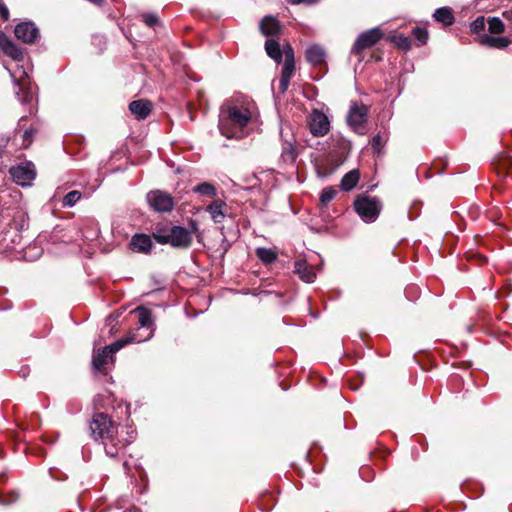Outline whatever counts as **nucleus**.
Listing matches in <instances>:
<instances>
[{"label": "nucleus", "instance_id": "1", "mask_svg": "<svg viewBox=\"0 0 512 512\" xmlns=\"http://www.w3.org/2000/svg\"><path fill=\"white\" fill-rule=\"evenodd\" d=\"M92 436L101 439L105 452L117 457L135 438V431L124 426H115L105 413H97L90 423Z\"/></svg>", "mask_w": 512, "mask_h": 512}, {"label": "nucleus", "instance_id": "2", "mask_svg": "<svg viewBox=\"0 0 512 512\" xmlns=\"http://www.w3.org/2000/svg\"><path fill=\"white\" fill-rule=\"evenodd\" d=\"M251 119L250 104L230 106L227 110L222 109L219 119L220 132L228 139H240L247 134V126Z\"/></svg>", "mask_w": 512, "mask_h": 512}, {"label": "nucleus", "instance_id": "3", "mask_svg": "<svg viewBox=\"0 0 512 512\" xmlns=\"http://www.w3.org/2000/svg\"><path fill=\"white\" fill-rule=\"evenodd\" d=\"M154 238L160 244H170L181 249L189 248L192 243L191 232L181 226H172L168 232L158 230Z\"/></svg>", "mask_w": 512, "mask_h": 512}, {"label": "nucleus", "instance_id": "4", "mask_svg": "<svg viewBox=\"0 0 512 512\" xmlns=\"http://www.w3.org/2000/svg\"><path fill=\"white\" fill-rule=\"evenodd\" d=\"M143 339H138L135 335H129L127 337L118 339L111 345L104 347L99 350L92 359L93 367L96 370H101L103 366L107 363L109 358H112L113 355L118 352L120 349L125 347L130 343H140Z\"/></svg>", "mask_w": 512, "mask_h": 512}, {"label": "nucleus", "instance_id": "5", "mask_svg": "<svg viewBox=\"0 0 512 512\" xmlns=\"http://www.w3.org/2000/svg\"><path fill=\"white\" fill-rule=\"evenodd\" d=\"M354 208L364 222L372 223L378 218L382 205L376 197L360 196L354 201Z\"/></svg>", "mask_w": 512, "mask_h": 512}, {"label": "nucleus", "instance_id": "6", "mask_svg": "<svg viewBox=\"0 0 512 512\" xmlns=\"http://www.w3.org/2000/svg\"><path fill=\"white\" fill-rule=\"evenodd\" d=\"M12 180L19 186L29 187L36 177V169L33 163L24 162L12 166L9 170Z\"/></svg>", "mask_w": 512, "mask_h": 512}, {"label": "nucleus", "instance_id": "7", "mask_svg": "<svg viewBox=\"0 0 512 512\" xmlns=\"http://www.w3.org/2000/svg\"><path fill=\"white\" fill-rule=\"evenodd\" d=\"M369 107L363 103L352 102L347 115L348 125L355 131L360 132L368 118Z\"/></svg>", "mask_w": 512, "mask_h": 512}, {"label": "nucleus", "instance_id": "8", "mask_svg": "<svg viewBox=\"0 0 512 512\" xmlns=\"http://www.w3.org/2000/svg\"><path fill=\"white\" fill-rule=\"evenodd\" d=\"M383 37V33L379 28H372L362 32L352 46L351 53L361 55L362 51L371 48Z\"/></svg>", "mask_w": 512, "mask_h": 512}, {"label": "nucleus", "instance_id": "9", "mask_svg": "<svg viewBox=\"0 0 512 512\" xmlns=\"http://www.w3.org/2000/svg\"><path fill=\"white\" fill-rule=\"evenodd\" d=\"M150 207L157 212H170L174 208L173 197L161 190L150 191L147 194Z\"/></svg>", "mask_w": 512, "mask_h": 512}, {"label": "nucleus", "instance_id": "10", "mask_svg": "<svg viewBox=\"0 0 512 512\" xmlns=\"http://www.w3.org/2000/svg\"><path fill=\"white\" fill-rule=\"evenodd\" d=\"M329 128L328 117L324 113L314 110L309 118V129L313 136L322 137L328 133Z\"/></svg>", "mask_w": 512, "mask_h": 512}, {"label": "nucleus", "instance_id": "11", "mask_svg": "<svg viewBox=\"0 0 512 512\" xmlns=\"http://www.w3.org/2000/svg\"><path fill=\"white\" fill-rule=\"evenodd\" d=\"M14 34L18 40L32 44L39 37V30L32 21H24L16 25Z\"/></svg>", "mask_w": 512, "mask_h": 512}, {"label": "nucleus", "instance_id": "12", "mask_svg": "<svg viewBox=\"0 0 512 512\" xmlns=\"http://www.w3.org/2000/svg\"><path fill=\"white\" fill-rule=\"evenodd\" d=\"M134 312L138 314L139 328H146L148 332L144 336H138L136 333H131L130 335H135L138 339H143L141 342L151 339L154 334V323L152 320L151 311L145 307H138L134 310Z\"/></svg>", "mask_w": 512, "mask_h": 512}, {"label": "nucleus", "instance_id": "13", "mask_svg": "<svg viewBox=\"0 0 512 512\" xmlns=\"http://www.w3.org/2000/svg\"><path fill=\"white\" fill-rule=\"evenodd\" d=\"M153 243L150 236L139 233L132 236L129 247L133 252L148 254L152 249Z\"/></svg>", "mask_w": 512, "mask_h": 512}, {"label": "nucleus", "instance_id": "14", "mask_svg": "<svg viewBox=\"0 0 512 512\" xmlns=\"http://www.w3.org/2000/svg\"><path fill=\"white\" fill-rule=\"evenodd\" d=\"M0 48L5 55L15 61L23 59V52L21 49L12 42L3 32H0Z\"/></svg>", "mask_w": 512, "mask_h": 512}, {"label": "nucleus", "instance_id": "15", "mask_svg": "<svg viewBox=\"0 0 512 512\" xmlns=\"http://www.w3.org/2000/svg\"><path fill=\"white\" fill-rule=\"evenodd\" d=\"M129 110L137 120H144L152 111V103L146 99L135 100L129 104Z\"/></svg>", "mask_w": 512, "mask_h": 512}, {"label": "nucleus", "instance_id": "16", "mask_svg": "<svg viewBox=\"0 0 512 512\" xmlns=\"http://www.w3.org/2000/svg\"><path fill=\"white\" fill-rule=\"evenodd\" d=\"M294 272L306 283H312L316 278L313 266L309 265L306 260H297L294 264Z\"/></svg>", "mask_w": 512, "mask_h": 512}, {"label": "nucleus", "instance_id": "17", "mask_svg": "<svg viewBox=\"0 0 512 512\" xmlns=\"http://www.w3.org/2000/svg\"><path fill=\"white\" fill-rule=\"evenodd\" d=\"M478 41L484 46L498 49L506 48L510 44L507 37L491 36L485 33L478 36Z\"/></svg>", "mask_w": 512, "mask_h": 512}, {"label": "nucleus", "instance_id": "18", "mask_svg": "<svg viewBox=\"0 0 512 512\" xmlns=\"http://www.w3.org/2000/svg\"><path fill=\"white\" fill-rule=\"evenodd\" d=\"M225 208L226 203L220 199H216L207 206L206 210L215 223H221L226 216Z\"/></svg>", "mask_w": 512, "mask_h": 512}, {"label": "nucleus", "instance_id": "19", "mask_svg": "<svg viewBox=\"0 0 512 512\" xmlns=\"http://www.w3.org/2000/svg\"><path fill=\"white\" fill-rule=\"evenodd\" d=\"M260 30L266 36L276 35L280 30V24L272 16H265L260 22Z\"/></svg>", "mask_w": 512, "mask_h": 512}, {"label": "nucleus", "instance_id": "20", "mask_svg": "<svg viewBox=\"0 0 512 512\" xmlns=\"http://www.w3.org/2000/svg\"><path fill=\"white\" fill-rule=\"evenodd\" d=\"M306 59L312 65H319L325 60V51L318 45H312L306 50Z\"/></svg>", "mask_w": 512, "mask_h": 512}, {"label": "nucleus", "instance_id": "21", "mask_svg": "<svg viewBox=\"0 0 512 512\" xmlns=\"http://www.w3.org/2000/svg\"><path fill=\"white\" fill-rule=\"evenodd\" d=\"M359 178H360V173L357 169H353V170L349 171L348 173H346L343 176V178L340 182V188L343 191H350V190L354 189L359 182Z\"/></svg>", "mask_w": 512, "mask_h": 512}, {"label": "nucleus", "instance_id": "22", "mask_svg": "<svg viewBox=\"0 0 512 512\" xmlns=\"http://www.w3.org/2000/svg\"><path fill=\"white\" fill-rule=\"evenodd\" d=\"M265 50L269 57H271L276 63L282 61V50L280 44L274 39H267L265 42Z\"/></svg>", "mask_w": 512, "mask_h": 512}, {"label": "nucleus", "instance_id": "23", "mask_svg": "<svg viewBox=\"0 0 512 512\" xmlns=\"http://www.w3.org/2000/svg\"><path fill=\"white\" fill-rule=\"evenodd\" d=\"M433 16L437 22H441L445 25H451L454 22V16L451 9L448 7L438 8Z\"/></svg>", "mask_w": 512, "mask_h": 512}, {"label": "nucleus", "instance_id": "24", "mask_svg": "<svg viewBox=\"0 0 512 512\" xmlns=\"http://www.w3.org/2000/svg\"><path fill=\"white\" fill-rule=\"evenodd\" d=\"M255 253L261 262L266 265L273 263L277 259V252L271 248L260 247L256 249Z\"/></svg>", "mask_w": 512, "mask_h": 512}, {"label": "nucleus", "instance_id": "25", "mask_svg": "<svg viewBox=\"0 0 512 512\" xmlns=\"http://www.w3.org/2000/svg\"><path fill=\"white\" fill-rule=\"evenodd\" d=\"M298 156V152L291 142H286L283 146L281 159L286 163H294Z\"/></svg>", "mask_w": 512, "mask_h": 512}, {"label": "nucleus", "instance_id": "26", "mask_svg": "<svg viewBox=\"0 0 512 512\" xmlns=\"http://www.w3.org/2000/svg\"><path fill=\"white\" fill-rule=\"evenodd\" d=\"M193 192L207 197H214L216 195V188L208 182H203L195 186Z\"/></svg>", "mask_w": 512, "mask_h": 512}, {"label": "nucleus", "instance_id": "27", "mask_svg": "<svg viewBox=\"0 0 512 512\" xmlns=\"http://www.w3.org/2000/svg\"><path fill=\"white\" fill-rule=\"evenodd\" d=\"M504 23L498 17H493L488 20V30L491 34H500L504 32Z\"/></svg>", "mask_w": 512, "mask_h": 512}, {"label": "nucleus", "instance_id": "28", "mask_svg": "<svg viewBox=\"0 0 512 512\" xmlns=\"http://www.w3.org/2000/svg\"><path fill=\"white\" fill-rule=\"evenodd\" d=\"M337 191L334 187H326L320 194V202L322 205L327 206L336 196Z\"/></svg>", "mask_w": 512, "mask_h": 512}, {"label": "nucleus", "instance_id": "29", "mask_svg": "<svg viewBox=\"0 0 512 512\" xmlns=\"http://www.w3.org/2000/svg\"><path fill=\"white\" fill-rule=\"evenodd\" d=\"M26 79L18 80L16 82V85L19 86V91H16V95L18 96L19 100L22 102H29L32 98V94L29 91H24V88L26 86Z\"/></svg>", "mask_w": 512, "mask_h": 512}, {"label": "nucleus", "instance_id": "30", "mask_svg": "<svg viewBox=\"0 0 512 512\" xmlns=\"http://www.w3.org/2000/svg\"><path fill=\"white\" fill-rule=\"evenodd\" d=\"M82 194L80 191L73 190L65 195L63 198V206L72 207L74 206L81 198Z\"/></svg>", "mask_w": 512, "mask_h": 512}, {"label": "nucleus", "instance_id": "31", "mask_svg": "<svg viewBox=\"0 0 512 512\" xmlns=\"http://www.w3.org/2000/svg\"><path fill=\"white\" fill-rule=\"evenodd\" d=\"M387 138L382 135L380 132L373 136L371 140V146L375 153L380 154L381 149L383 148Z\"/></svg>", "mask_w": 512, "mask_h": 512}, {"label": "nucleus", "instance_id": "32", "mask_svg": "<svg viewBox=\"0 0 512 512\" xmlns=\"http://www.w3.org/2000/svg\"><path fill=\"white\" fill-rule=\"evenodd\" d=\"M414 38L419 42V45H423L428 40V31L425 28L415 27L412 30Z\"/></svg>", "mask_w": 512, "mask_h": 512}, {"label": "nucleus", "instance_id": "33", "mask_svg": "<svg viewBox=\"0 0 512 512\" xmlns=\"http://www.w3.org/2000/svg\"><path fill=\"white\" fill-rule=\"evenodd\" d=\"M485 26V18L483 16H479L471 23L470 28L473 33L481 35L480 33L485 30Z\"/></svg>", "mask_w": 512, "mask_h": 512}, {"label": "nucleus", "instance_id": "34", "mask_svg": "<svg viewBox=\"0 0 512 512\" xmlns=\"http://www.w3.org/2000/svg\"><path fill=\"white\" fill-rule=\"evenodd\" d=\"M395 45L402 50H409L411 47V41L407 36L397 35L393 39Z\"/></svg>", "mask_w": 512, "mask_h": 512}, {"label": "nucleus", "instance_id": "35", "mask_svg": "<svg viewBox=\"0 0 512 512\" xmlns=\"http://www.w3.org/2000/svg\"><path fill=\"white\" fill-rule=\"evenodd\" d=\"M142 17L145 24L149 27H153L158 24V16L154 13H146Z\"/></svg>", "mask_w": 512, "mask_h": 512}, {"label": "nucleus", "instance_id": "36", "mask_svg": "<svg viewBox=\"0 0 512 512\" xmlns=\"http://www.w3.org/2000/svg\"><path fill=\"white\" fill-rule=\"evenodd\" d=\"M295 70V63L284 62L283 69L281 72V76H287L288 78H292Z\"/></svg>", "mask_w": 512, "mask_h": 512}, {"label": "nucleus", "instance_id": "37", "mask_svg": "<svg viewBox=\"0 0 512 512\" xmlns=\"http://www.w3.org/2000/svg\"><path fill=\"white\" fill-rule=\"evenodd\" d=\"M284 55V62L295 63L294 62V51L290 45H286L282 50V56Z\"/></svg>", "mask_w": 512, "mask_h": 512}, {"label": "nucleus", "instance_id": "38", "mask_svg": "<svg viewBox=\"0 0 512 512\" xmlns=\"http://www.w3.org/2000/svg\"><path fill=\"white\" fill-rule=\"evenodd\" d=\"M316 172L319 177L324 178L332 174L333 170L327 168L324 164L319 163L316 165Z\"/></svg>", "mask_w": 512, "mask_h": 512}, {"label": "nucleus", "instance_id": "39", "mask_svg": "<svg viewBox=\"0 0 512 512\" xmlns=\"http://www.w3.org/2000/svg\"><path fill=\"white\" fill-rule=\"evenodd\" d=\"M0 17L3 21H8L10 17L9 10L3 0H0Z\"/></svg>", "mask_w": 512, "mask_h": 512}, {"label": "nucleus", "instance_id": "40", "mask_svg": "<svg viewBox=\"0 0 512 512\" xmlns=\"http://www.w3.org/2000/svg\"><path fill=\"white\" fill-rule=\"evenodd\" d=\"M291 78H288L287 76H281L280 77V83H279V90L281 93H285L289 87Z\"/></svg>", "mask_w": 512, "mask_h": 512}, {"label": "nucleus", "instance_id": "41", "mask_svg": "<svg viewBox=\"0 0 512 512\" xmlns=\"http://www.w3.org/2000/svg\"><path fill=\"white\" fill-rule=\"evenodd\" d=\"M286 1L292 5H298L301 3L313 4V3L317 2L318 0H286Z\"/></svg>", "mask_w": 512, "mask_h": 512}, {"label": "nucleus", "instance_id": "42", "mask_svg": "<svg viewBox=\"0 0 512 512\" xmlns=\"http://www.w3.org/2000/svg\"><path fill=\"white\" fill-rule=\"evenodd\" d=\"M189 227H190V229H188V230L191 232V234H192V233H196V232H198V230H199V228H198V224H197V222H196V221H194V220H191V221L189 222Z\"/></svg>", "mask_w": 512, "mask_h": 512}, {"label": "nucleus", "instance_id": "43", "mask_svg": "<svg viewBox=\"0 0 512 512\" xmlns=\"http://www.w3.org/2000/svg\"><path fill=\"white\" fill-rule=\"evenodd\" d=\"M4 154H5V145H0V169L5 167L4 160H3Z\"/></svg>", "mask_w": 512, "mask_h": 512}, {"label": "nucleus", "instance_id": "44", "mask_svg": "<svg viewBox=\"0 0 512 512\" xmlns=\"http://www.w3.org/2000/svg\"><path fill=\"white\" fill-rule=\"evenodd\" d=\"M32 141V131H25L24 133V142H27L26 146H28Z\"/></svg>", "mask_w": 512, "mask_h": 512}, {"label": "nucleus", "instance_id": "45", "mask_svg": "<svg viewBox=\"0 0 512 512\" xmlns=\"http://www.w3.org/2000/svg\"><path fill=\"white\" fill-rule=\"evenodd\" d=\"M129 512H138L137 510L129 511Z\"/></svg>", "mask_w": 512, "mask_h": 512}]
</instances>
